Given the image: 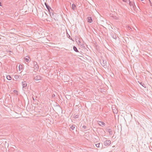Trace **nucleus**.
<instances>
[{"mask_svg": "<svg viewBox=\"0 0 152 152\" xmlns=\"http://www.w3.org/2000/svg\"><path fill=\"white\" fill-rule=\"evenodd\" d=\"M100 61L101 64L103 66H106L107 64V61L105 60L102 59H100Z\"/></svg>", "mask_w": 152, "mask_h": 152, "instance_id": "obj_1", "label": "nucleus"}, {"mask_svg": "<svg viewBox=\"0 0 152 152\" xmlns=\"http://www.w3.org/2000/svg\"><path fill=\"white\" fill-rule=\"evenodd\" d=\"M111 143V141L109 140H107L104 141V144L105 146H108L110 145Z\"/></svg>", "mask_w": 152, "mask_h": 152, "instance_id": "obj_2", "label": "nucleus"}, {"mask_svg": "<svg viewBox=\"0 0 152 152\" xmlns=\"http://www.w3.org/2000/svg\"><path fill=\"white\" fill-rule=\"evenodd\" d=\"M34 69L37 70L39 69V66L37 64V63L36 61H34Z\"/></svg>", "mask_w": 152, "mask_h": 152, "instance_id": "obj_3", "label": "nucleus"}, {"mask_svg": "<svg viewBox=\"0 0 152 152\" xmlns=\"http://www.w3.org/2000/svg\"><path fill=\"white\" fill-rule=\"evenodd\" d=\"M34 79L37 81L40 80L41 79V77L39 75H37L36 76L34 77Z\"/></svg>", "mask_w": 152, "mask_h": 152, "instance_id": "obj_4", "label": "nucleus"}, {"mask_svg": "<svg viewBox=\"0 0 152 152\" xmlns=\"http://www.w3.org/2000/svg\"><path fill=\"white\" fill-rule=\"evenodd\" d=\"M129 4L130 6H132L133 8H134V7L135 6L134 3L133 2H131L129 0Z\"/></svg>", "mask_w": 152, "mask_h": 152, "instance_id": "obj_5", "label": "nucleus"}, {"mask_svg": "<svg viewBox=\"0 0 152 152\" xmlns=\"http://www.w3.org/2000/svg\"><path fill=\"white\" fill-rule=\"evenodd\" d=\"M22 85L23 86V88H24L25 89L26 88V87L27 86V84L26 83V82L24 81L22 82Z\"/></svg>", "mask_w": 152, "mask_h": 152, "instance_id": "obj_6", "label": "nucleus"}, {"mask_svg": "<svg viewBox=\"0 0 152 152\" xmlns=\"http://www.w3.org/2000/svg\"><path fill=\"white\" fill-rule=\"evenodd\" d=\"M45 5L46 6L47 9L49 11V12H50V10H52L51 7L49 5H48V4L47 3H46L45 2Z\"/></svg>", "mask_w": 152, "mask_h": 152, "instance_id": "obj_7", "label": "nucleus"}, {"mask_svg": "<svg viewBox=\"0 0 152 152\" xmlns=\"http://www.w3.org/2000/svg\"><path fill=\"white\" fill-rule=\"evenodd\" d=\"M87 20H88V22L90 23H91L93 21L91 18L90 17H88L87 18Z\"/></svg>", "mask_w": 152, "mask_h": 152, "instance_id": "obj_8", "label": "nucleus"}, {"mask_svg": "<svg viewBox=\"0 0 152 152\" xmlns=\"http://www.w3.org/2000/svg\"><path fill=\"white\" fill-rule=\"evenodd\" d=\"M14 78L16 80H18L21 78V76L19 75H15Z\"/></svg>", "mask_w": 152, "mask_h": 152, "instance_id": "obj_9", "label": "nucleus"}, {"mask_svg": "<svg viewBox=\"0 0 152 152\" xmlns=\"http://www.w3.org/2000/svg\"><path fill=\"white\" fill-rule=\"evenodd\" d=\"M106 130L109 133L110 135H111L112 134V130L109 128H107L106 129Z\"/></svg>", "mask_w": 152, "mask_h": 152, "instance_id": "obj_10", "label": "nucleus"}, {"mask_svg": "<svg viewBox=\"0 0 152 152\" xmlns=\"http://www.w3.org/2000/svg\"><path fill=\"white\" fill-rule=\"evenodd\" d=\"M99 124L102 126H104L105 125V123L102 121H99L98 123Z\"/></svg>", "mask_w": 152, "mask_h": 152, "instance_id": "obj_11", "label": "nucleus"}, {"mask_svg": "<svg viewBox=\"0 0 152 152\" xmlns=\"http://www.w3.org/2000/svg\"><path fill=\"white\" fill-rule=\"evenodd\" d=\"M29 57L28 56H26L25 58V61L26 62H28Z\"/></svg>", "mask_w": 152, "mask_h": 152, "instance_id": "obj_12", "label": "nucleus"}, {"mask_svg": "<svg viewBox=\"0 0 152 152\" xmlns=\"http://www.w3.org/2000/svg\"><path fill=\"white\" fill-rule=\"evenodd\" d=\"M73 49L74 50L75 52H79L78 50L77 49V48L75 46H74L73 47Z\"/></svg>", "mask_w": 152, "mask_h": 152, "instance_id": "obj_13", "label": "nucleus"}, {"mask_svg": "<svg viewBox=\"0 0 152 152\" xmlns=\"http://www.w3.org/2000/svg\"><path fill=\"white\" fill-rule=\"evenodd\" d=\"M100 145H101V146H102V143H98L96 144H95L97 148L99 147Z\"/></svg>", "mask_w": 152, "mask_h": 152, "instance_id": "obj_14", "label": "nucleus"}, {"mask_svg": "<svg viewBox=\"0 0 152 152\" xmlns=\"http://www.w3.org/2000/svg\"><path fill=\"white\" fill-rule=\"evenodd\" d=\"M76 7L75 5L74 4H72V8L73 10H74L75 9Z\"/></svg>", "mask_w": 152, "mask_h": 152, "instance_id": "obj_15", "label": "nucleus"}, {"mask_svg": "<svg viewBox=\"0 0 152 152\" xmlns=\"http://www.w3.org/2000/svg\"><path fill=\"white\" fill-rule=\"evenodd\" d=\"M7 78L9 80H10L11 79V77L10 76L8 75L7 76Z\"/></svg>", "mask_w": 152, "mask_h": 152, "instance_id": "obj_16", "label": "nucleus"}, {"mask_svg": "<svg viewBox=\"0 0 152 152\" xmlns=\"http://www.w3.org/2000/svg\"><path fill=\"white\" fill-rule=\"evenodd\" d=\"M75 125H72L70 127V128L72 129V130H74L75 128Z\"/></svg>", "mask_w": 152, "mask_h": 152, "instance_id": "obj_17", "label": "nucleus"}, {"mask_svg": "<svg viewBox=\"0 0 152 152\" xmlns=\"http://www.w3.org/2000/svg\"><path fill=\"white\" fill-rule=\"evenodd\" d=\"M78 117H79V115H74V117H73L74 118H78Z\"/></svg>", "mask_w": 152, "mask_h": 152, "instance_id": "obj_18", "label": "nucleus"}, {"mask_svg": "<svg viewBox=\"0 0 152 152\" xmlns=\"http://www.w3.org/2000/svg\"><path fill=\"white\" fill-rule=\"evenodd\" d=\"M19 70H21L22 68V66L20 65L19 66Z\"/></svg>", "mask_w": 152, "mask_h": 152, "instance_id": "obj_19", "label": "nucleus"}, {"mask_svg": "<svg viewBox=\"0 0 152 152\" xmlns=\"http://www.w3.org/2000/svg\"><path fill=\"white\" fill-rule=\"evenodd\" d=\"M15 93V94H18V91L16 90H14V91H13Z\"/></svg>", "mask_w": 152, "mask_h": 152, "instance_id": "obj_20", "label": "nucleus"}, {"mask_svg": "<svg viewBox=\"0 0 152 152\" xmlns=\"http://www.w3.org/2000/svg\"><path fill=\"white\" fill-rule=\"evenodd\" d=\"M68 35V36L67 35V37L69 38L71 40H72V39L71 38V37H70V35Z\"/></svg>", "mask_w": 152, "mask_h": 152, "instance_id": "obj_21", "label": "nucleus"}, {"mask_svg": "<svg viewBox=\"0 0 152 152\" xmlns=\"http://www.w3.org/2000/svg\"><path fill=\"white\" fill-rule=\"evenodd\" d=\"M128 28L130 30H131V31L132 30V28L131 27H128Z\"/></svg>", "mask_w": 152, "mask_h": 152, "instance_id": "obj_22", "label": "nucleus"}, {"mask_svg": "<svg viewBox=\"0 0 152 152\" xmlns=\"http://www.w3.org/2000/svg\"><path fill=\"white\" fill-rule=\"evenodd\" d=\"M83 128L84 129H86L87 128V127L85 126H83Z\"/></svg>", "mask_w": 152, "mask_h": 152, "instance_id": "obj_23", "label": "nucleus"}, {"mask_svg": "<svg viewBox=\"0 0 152 152\" xmlns=\"http://www.w3.org/2000/svg\"><path fill=\"white\" fill-rule=\"evenodd\" d=\"M55 97V95L54 94H53L52 95V97L53 98Z\"/></svg>", "mask_w": 152, "mask_h": 152, "instance_id": "obj_24", "label": "nucleus"}, {"mask_svg": "<svg viewBox=\"0 0 152 152\" xmlns=\"http://www.w3.org/2000/svg\"><path fill=\"white\" fill-rule=\"evenodd\" d=\"M81 47H82L84 49H85V48H86V47H85V46H84V45H81Z\"/></svg>", "mask_w": 152, "mask_h": 152, "instance_id": "obj_25", "label": "nucleus"}, {"mask_svg": "<svg viewBox=\"0 0 152 152\" xmlns=\"http://www.w3.org/2000/svg\"><path fill=\"white\" fill-rule=\"evenodd\" d=\"M66 77H68V79H69V77L68 75H66Z\"/></svg>", "mask_w": 152, "mask_h": 152, "instance_id": "obj_26", "label": "nucleus"}, {"mask_svg": "<svg viewBox=\"0 0 152 152\" xmlns=\"http://www.w3.org/2000/svg\"><path fill=\"white\" fill-rule=\"evenodd\" d=\"M122 1L124 2H126V0H122Z\"/></svg>", "mask_w": 152, "mask_h": 152, "instance_id": "obj_27", "label": "nucleus"}, {"mask_svg": "<svg viewBox=\"0 0 152 152\" xmlns=\"http://www.w3.org/2000/svg\"><path fill=\"white\" fill-rule=\"evenodd\" d=\"M149 1H150V5H151V6H152V5L151 4V2L150 1V0H149Z\"/></svg>", "mask_w": 152, "mask_h": 152, "instance_id": "obj_28", "label": "nucleus"}, {"mask_svg": "<svg viewBox=\"0 0 152 152\" xmlns=\"http://www.w3.org/2000/svg\"><path fill=\"white\" fill-rule=\"evenodd\" d=\"M0 6H1V2L0 1Z\"/></svg>", "mask_w": 152, "mask_h": 152, "instance_id": "obj_29", "label": "nucleus"}, {"mask_svg": "<svg viewBox=\"0 0 152 152\" xmlns=\"http://www.w3.org/2000/svg\"><path fill=\"white\" fill-rule=\"evenodd\" d=\"M33 100H34V98H33Z\"/></svg>", "mask_w": 152, "mask_h": 152, "instance_id": "obj_30", "label": "nucleus"}, {"mask_svg": "<svg viewBox=\"0 0 152 152\" xmlns=\"http://www.w3.org/2000/svg\"><path fill=\"white\" fill-rule=\"evenodd\" d=\"M141 0L142 1H143V0Z\"/></svg>", "mask_w": 152, "mask_h": 152, "instance_id": "obj_31", "label": "nucleus"}]
</instances>
